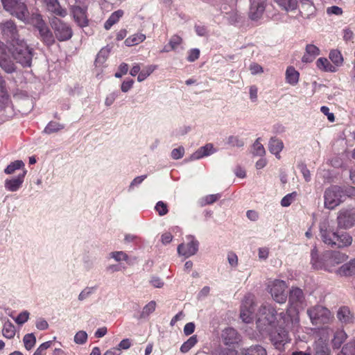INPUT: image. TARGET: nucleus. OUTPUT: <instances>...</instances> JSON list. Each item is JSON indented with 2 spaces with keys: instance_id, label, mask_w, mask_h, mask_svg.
<instances>
[{
  "instance_id": "obj_16",
  "label": "nucleus",
  "mask_w": 355,
  "mask_h": 355,
  "mask_svg": "<svg viewBox=\"0 0 355 355\" xmlns=\"http://www.w3.org/2000/svg\"><path fill=\"white\" fill-rule=\"evenodd\" d=\"M305 297L302 290L297 287H292L289 292L288 302L293 309H288V310L294 311L297 315L296 309L302 306Z\"/></svg>"
},
{
  "instance_id": "obj_27",
  "label": "nucleus",
  "mask_w": 355,
  "mask_h": 355,
  "mask_svg": "<svg viewBox=\"0 0 355 355\" xmlns=\"http://www.w3.org/2000/svg\"><path fill=\"white\" fill-rule=\"evenodd\" d=\"M241 355H267V352L262 346L257 345L242 349Z\"/></svg>"
},
{
  "instance_id": "obj_41",
  "label": "nucleus",
  "mask_w": 355,
  "mask_h": 355,
  "mask_svg": "<svg viewBox=\"0 0 355 355\" xmlns=\"http://www.w3.org/2000/svg\"><path fill=\"white\" fill-rule=\"evenodd\" d=\"M110 54V50L107 48H103L97 54L96 58L95 60L96 66L102 65L107 60V57Z\"/></svg>"
},
{
  "instance_id": "obj_7",
  "label": "nucleus",
  "mask_w": 355,
  "mask_h": 355,
  "mask_svg": "<svg viewBox=\"0 0 355 355\" xmlns=\"http://www.w3.org/2000/svg\"><path fill=\"white\" fill-rule=\"evenodd\" d=\"M5 10L16 17L24 23L30 18L29 12L26 4L21 0H1Z\"/></svg>"
},
{
  "instance_id": "obj_60",
  "label": "nucleus",
  "mask_w": 355,
  "mask_h": 355,
  "mask_svg": "<svg viewBox=\"0 0 355 355\" xmlns=\"http://www.w3.org/2000/svg\"><path fill=\"white\" fill-rule=\"evenodd\" d=\"M146 178L147 175H144L134 178L129 186V190H132L134 187L139 185Z\"/></svg>"
},
{
  "instance_id": "obj_39",
  "label": "nucleus",
  "mask_w": 355,
  "mask_h": 355,
  "mask_svg": "<svg viewBox=\"0 0 355 355\" xmlns=\"http://www.w3.org/2000/svg\"><path fill=\"white\" fill-rule=\"evenodd\" d=\"M198 343V337L196 335L191 336L187 341H185L180 347V352L182 353L188 352L193 347Z\"/></svg>"
},
{
  "instance_id": "obj_63",
  "label": "nucleus",
  "mask_w": 355,
  "mask_h": 355,
  "mask_svg": "<svg viewBox=\"0 0 355 355\" xmlns=\"http://www.w3.org/2000/svg\"><path fill=\"white\" fill-rule=\"evenodd\" d=\"M35 326H36L37 329H38L40 330H45V329H48L49 324L46 320L40 318L37 320Z\"/></svg>"
},
{
  "instance_id": "obj_51",
  "label": "nucleus",
  "mask_w": 355,
  "mask_h": 355,
  "mask_svg": "<svg viewBox=\"0 0 355 355\" xmlns=\"http://www.w3.org/2000/svg\"><path fill=\"white\" fill-rule=\"evenodd\" d=\"M155 209L159 216H164L168 213L167 205L162 201H159L156 204Z\"/></svg>"
},
{
  "instance_id": "obj_45",
  "label": "nucleus",
  "mask_w": 355,
  "mask_h": 355,
  "mask_svg": "<svg viewBox=\"0 0 355 355\" xmlns=\"http://www.w3.org/2000/svg\"><path fill=\"white\" fill-rule=\"evenodd\" d=\"M227 144L232 147L241 148L244 146V141L238 136H230L227 138Z\"/></svg>"
},
{
  "instance_id": "obj_30",
  "label": "nucleus",
  "mask_w": 355,
  "mask_h": 355,
  "mask_svg": "<svg viewBox=\"0 0 355 355\" xmlns=\"http://www.w3.org/2000/svg\"><path fill=\"white\" fill-rule=\"evenodd\" d=\"M198 250L197 245H178L177 250L180 256L188 258L195 254Z\"/></svg>"
},
{
  "instance_id": "obj_15",
  "label": "nucleus",
  "mask_w": 355,
  "mask_h": 355,
  "mask_svg": "<svg viewBox=\"0 0 355 355\" xmlns=\"http://www.w3.org/2000/svg\"><path fill=\"white\" fill-rule=\"evenodd\" d=\"M46 10L53 17H65L67 10L61 6L58 0H42Z\"/></svg>"
},
{
  "instance_id": "obj_3",
  "label": "nucleus",
  "mask_w": 355,
  "mask_h": 355,
  "mask_svg": "<svg viewBox=\"0 0 355 355\" xmlns=\"http://www.w3.org/2000/svg\"><path fill=\"white\" fill-rule=\"evenodd\" d=\"M279 313L270 304H263L257 314V327L261 334L271 332L278 326Z\"/></svg>"
},
{
  "instance_id": "obj_43",
  "label": "nucleus",
  "mask_w": 355,
  "mask_h": 355,
  "mask_svg": "<svg viewBox=\"0 0 355 355\" xmlns=\"http://www.w3.org/2000/svg\"><path fill=\"white\" fill-rule=\"evenodd\" d=\"M265 153L266 150L260 143V138L257 139L252 146V154L256 156H263Z\"/></svg>"
},
{
  "instance_id": "obj_35",
  "label": "nucleus",
  "mask_w": 355,
  "mask_h": 355,
  "mask_svg": "<svg viewBox=\"0 0 355 355\" xmlns=\"http://www.w3.org/2000/svg\"><path fill=\"white\" fill-rule=\"evenodd\" d=\"M334 238L336 239V241H332L329 244H336V242L343 244H352V236L347 232H342L340 234L334 233Z\"/></svg>"
},
{
  "instance_id": "obj_29",
  "label": "nucleus",
  "mask_w": 355,
  "mask_h": 355,
  "mask_svg": "<svg viewBox=\"0 0 355 355\" xmlns=\"http://www.w3.org/2000/svg\"><path fill=\"white\" fill-rule=\"evenodd\" d=\"M124 12L122 10H118L111 14L107 20L105 22L104 28L109 30L111 27L116 24L123 17Z\"/></svg>"
},
{
  "instance_id": "obj_9",
  "label": "nucleus",
  "mask_w": 355,
  "mask_h": 355,
  "mask_svg": "<svg viewBox=\"0 0 355 355\" xmlns=\"http://www.w3.org/2000/svg\"><path fill=\"white\" fill-rule=\"evenodd\" d=\"M312 324L315 326L327 324L333 318L330 311L320 305H316L306 311Z\"/></svg>"
},
{
  "instance_id": "obj_8",
  "label": "nucleus",
  "mask_w": 355,
  "mask_h": 355,
  "mask_svg": "<svg viewBox=\"0 0 355 355\" xmlns=\"http://www.w3.org/2000/svg\"><path fill=\"white\" fill-rule=\"evenodd\" d=\"M345 191L338 186H331L326 189L324 193V207L333 209L345 201Z\"/></svg>"
},
{
  "instance_id": "obj_28",
  "label": "nucleus",
  "mask_w": 355,
  "mask_h": 355,
  "mask_svg": "<svg viewBox=\"0 0 355 355\" xmlns=\"http://www.w3.org/2000/svg\"><path fill=\"white\" fill-rule=\"evenodd\" d=\"M300 73L293 67H288L286 71V83L295 85L299 81Z\"/></svg>"
},
{
  "instance_id": "obj_47",
  "label": "nucleus",
  "mask_w": 355,
  "mask_h": 355,
  "mask_svg": "<svg viewBox=\"0 0 355 355\" xmlns=\"http://www.w3.org/2000/svg\"><path fill=\"white\" fill-rule=\"evenodd\" d=\"M296 196V192H293L286 195L281 200V205L284 207L290 206L294 201Z\"/></svg>"
},
{
  "instance_id": "obj_34",
  "label": "nucleus",
  "mask_w": 355,
  "mask_h": 355,
  "mask_svg": "<svg viewBox=\"0 0 355 355\" xmlns=\"http://www.w3.org/2000/svg\"><path fill=\"white\" fill-rule=\"evenodd\" d=\"M275 2L281 7L283 10L288 12L293 11L297 8V0H275Z\"/></svg>"
},
{
  "instance_id": "obj_36",
  "label": "nucleus",
  "mask_w": 355,
  "mask_h": 355,
  "mask_svg": "<svg viewBox=\"0 0 355 355\" xmlns=\"http://www.w3.org/2000/svg\"><path fill=\"white\" fill-rule=\"evenodd\" d=\"M157 68V66L155 64L146 66L139 73L137 81L142 82L146 80Z\"/></svg>"
},
{
  "instance_id": "obj_55",
  "label": "nucleus",
  "mask_w": 355,
  "mask_h": 355,
  "mask_svg": "<svg viewBox=\"0 0 355 355\" xmlns=\"http://www.w3.org/2000/svg\"><path fill=\"white\" fill-rule=\"evenodd\" d=\"M298 168L300 170L302 175L306 182H309L311 181V173L310 171L307 168L304 164H300L298 165Z\"/></svg>"
},
{
  "instance_id": "obj_12",
  "label": "nucleus",
  "mask_w": 355,
  "mask_h": 355,
  "mask_svg": "<svg viewBox=\"0 0 355 355\" xmlns=\"http://www.w3.org/2000/svg\"><path fill=\"white\" fill-rule=\"evenodd\" d=\"M255 302L253 295H248L245 296L241 307L240 317L245 323H250L254 318L255 311Z\"/></svg>"
},
{
  "instance_id": "obj_44",
  "label": "nucleus",
  "mask_w": 355,
  "mask_h": 355,
  "mask_svg": "<svg viewBox=\"0 0 355 355\" xmlns=\"http://www.w3.org/2000/svg\"><path fill=\"white\" fill-rule=\"evenodd\" d=\"M23 341L26 349L30 350L35 346L36 338L33 334H28L24 336Z\"/></svg>"
},
{
  "instance_id": "obj_58",
  "label": "nucleus",
  "mask_w": 355,
  "mask_h": 355,
  "mask_svg": "<svg viewBox=\"0 0 355 355\" xmlns=\"http://www.w3.org/2000/svg\"><path fill=\"white\" fill-rule=\"evenodd\" d=\"M200 56V50L198 49H192L188 53L187 60L189 62H194L198 59Z\"/></svg>"
},
{
  "instance_id": "obj_26",
  "label": "nucleus",
  "mask_w": 355,
  "mask_h": 355,
  "mask_svg": "<svg viewBox=\"0 0 355 355\" xmlns=\"http://www.w3.org/2000/svg\"><path fill=\"white\" fill-rule=\"evenodd\" d=\"M337 318L343 323H349L352 321L353 315L347 306H341L337 312Z\"/></svg>"
},
{
  "instance_id": "obj_6",
  "label": "nucleus",
  "mask_w": 355,
  "mask_h": 355,
  "mask_svg": "<svg viewBox=\"0 0 355 355\" xmlns=\"http://www.w3.org/2000/svg\"><path fill=\"white\" fill-rule=\"evenodd\" d=\"M0 31L3 37L11 46L25 40L19 33V28L12 20H6L0 24Z\"/></svg>"
},
{
  "instance_id": "obj_52",
  "label": "nucleus",
  "mask_w": 355,
  "mask_h": 355,
  "mask_svg": "<svg viewBox=\"0 0 355 355\" xmlns=\"http://www.w3.org/2000/svg\"><path fill=\"white\" fill-rule=\"evenodd\" d=\"M220 197L221 195L220 193L207 195L202 199L204 201L203 205H205L212 204L219 200Z\"/></svg>"
},
{
  "instance_id": "obj_11",
  "label": "nucleus",
  "mask_w": 355,
  "mask_h": 355,
  "mask_svg": "<svg viewBox=\"0 0 355 355\" xmlns=\"http://www.w3.org/2000/svg\"><path fill=\"white\" fill-rule=\"evenodd\" d=\"M286 282L279 279L271 281L268 284V289L272 299L279 304L284 303L286 301Z\"/></svg>"
},
{
  "instance_id": "obj_22",
  "label": "nucleus",
  "mask_w": 355,
  "mask_h": 355,
  "mask_svg": "<svg viewBox=\"0 0 355 355\" xmlns=\"http://www.w3.org/2000/svg\"><path fill=\"white\" fill-rule=\"evenodd\" d=\"M316 8L311 0H300V12L304 18H310L315 13Z\"/></svg>"
},
{
  "instance_id": "obj_20",
  "label": "nucleus",
  "mask_w": 355,
  "mask_h": 355,
  "mask_svg": "<svg viewBox=\"0 0 355 355\" xmlns=\"http://www.w3.org/2000/svg\"><path fill=\"white\" fill-rule=\"evenodd\" d=\"M221 337L226 345L237 344L240 341L239 334L232 327L225 329L222 332Z\"/></svg>"
},
{
  "instance_id": "obj_2",
  "label": "nucleus",
  "mask_w": 355,
  "mask_h": 355,
  "mask_svg": "<svg viewBox=\"0 0 355 355\" xmlns=\"http://www.w3.org/2000/svg\"><path fill=\"white\" fill-rule=\"evenodd\" d=\"M347 259V256L338 250H325L321 252L315 247L311 251V261L313 266L317 268H324L332 271L336 265L343 263Z\"/></svg>"
},
{
  "instance_id": "obj_5",
  "label": "nucleus",
  "mask_w": 355,
  "mask_h": 355,
  "mask_svg": "<svg viewBox=\"0 0 355 355\" xmlns=\"http://www.w3.org/2000/svg\"><path fill=\"white\" fill-rule=\"evenodd\" d=\"M12 58L23 67H31L34 55L33 49L31 48L26 40L12 46L10 50Z\"/></svg>"
},
{
  "instance_id": "obj_1",
  "label": "nucleus",
  "mask_w": 355,
  "mask_h": 355,
  "mask_svg": "<svg viewBox=\"0 0 355 355\" xmlns=\"http://www.w3.org/2000/svg\"><path fill=\"white\" fill-rule=\"evenodd\" d=\"M278 322V326L271 332L265 333L263 335H269L275 347L282 349L289 340L288 331L298 325L299 318L295 311L286 310L279 313Z\"/></svg>"
},
{
  "instance_id": "obj_46",
  "label": "nucleus",
  "mask_w": 355,
  "mask_h": 355,
  "mask_svg": "<svg viewBox=\"0 0 355 355\" xmlns=\"http://www.w3.org/2000/svg\"><path fill=\"white\" fill-rule=\"evenodd\" d=\"M156 307V303L155 301H150L148 303L143 309L141 313V318H146L152 313Z\"/></svg>"
},
{
  "instance_id": "obj_24",
  "label": "nucleus",
  "mask_w": 355,
  "mask_h": 355,
  "mask_svg": "<svg viewBox=\"0 0 355 355\" xmlns=\"http://www.w3.org/2000/svg\"><path fill=\"white\" fill-rule=\"evenodd\" d=\"M347 338V335L343 329H338L335 331L331 340V344L334 349H340L341 345Z\"/></svg>"
},
{
  "instance_id": "obj_37",
  "label": "nucleus",
  "mask_w": 355,
  "mask_h": 355,
  "mask_svg": "<svg viewBox=\"0 0 355 355\" xmlns=\"http://www.w3.org/2000/svg\"><path fill=\"white\" fill-rule=\"evenodd\" d=\"M337 355H355V338L344 345Z\"/></svg>"
},
{
  "instance_id": "obj_53",
  "label": "nucleus",
  "mask_w": 355,
  "mask_h": 355,
  "mask_svg": "<svg viewBox=\"0 0 355 355\" xmlns=\"http://www.w3.org/2000/svg\"><path fill=\"white\" fill-rule=\"evenodd\" d=\"M110 256L116 261H125L128 259V255L122 251L112 252Z\"/></svg>"
},
{
  "instance_id": "obj_61",
  "label": "nucleus",
  "mask_w": 355,
  "mask_h": 355,
  "mask_svg": "<svg viewBox=\"0 0 355 355\" xmlns=\"http://www.w3.org/2000/svg\"><path fill=\"white\" fill-rule=\"evenodd\" d=\"M250 71L252 75L261 73L263 71V67L257 63H252L250 66Z\"/></svg>"
},
{
  "instance_id": "obj_13",
  "label": "nucleus",
  "mask_w": 355,
  "mask_h": 355,
  "mask_svg": "<svg viewBox=\"0 0 355 355\" xmlns=\"http://www.w3.org/2000/svg\"><path fill=\"white\" fill-rule=\"evenodd\" d=\"M338 225L340 227L347 229L355 225V209H342L337 217Z\"/></svg>"
},
{
  "instance_id": "obj_21",
  "label": "nucleus",
  "mask_w": 355,
  "mask_h": 355,
  "mask_svg": "<svg viewBox=\"0 0 355 355\" xmlns=\"http://www.w3.org/2000/svg\"><path fill=\"white\" fill-rule=\"evenodd\" d=\"M216 149L214 145L211 143L205 144L204 146L199 148L195 153H193L190 159L191 160H196L201 159L204 157H207L212 155L216 152Z\"/></svg>"
},
{
  "instance_id": "obj_57",
  "label": "nucleus",
  "mask_w": 355,
  "mask_h": 355,
  "mask_svg": "<svg viewBox=\"0 0 355 355\" xmlns=\"http://www.w3.org/2000/svg\"><path fill=\"white\" fill-rule=\"evenodd\" d=\"M305 50L306 53L314 58L320 53V49L313 44H307Z\"/></svg>"
},
{
  "instance_id": "obj_40",
  "label": "nucleus",
  "mask_w": 355,
  "mask_h": 355,
  "mask_svg": "<svg viewBox=\"0 0 355 355\" xmlns=\"http://www.w3.org/2000/svg\"><path fill=\"white\" fill-rule=\"evenodd\" d=\"M64 128V125L55 121L49 122L44 130V132L48 135L57 132Z\"/></svg>"
},
{
  "instance_id": "obj_62",
  "label": "nucleus",
  "mask_w": 355,
  "mask_h": 355,
  "mask_svg": "<svg viewBox=\"0 0 355 355\" xmlns=\"http://www.w3.org/2000/svg\"><path fill=\"white\" fill-rule=\"evenodd\" d=\"M327 12L328 15H335L339 16V15H342L343 10L341 8H340L338 6H334L327 8Z\"/></svg>"
},
{
  "instance_id": "obj_18",
  "label": "nucleus",
  "mask_w": 355,
  "mask_h": 355,
  "mask_svg": "<svg viewBox=\"0 0 355 355\" xmlns=\"http://www.w3.org/2000/svg\"><path fill=\"white\" fill-rule=\"evenodd\" d=\"M87 10V7H81L80 6H73L71 8L75 21L81 27L88 25Z\"/></svg>"
},
{
  "instance_id": "obj_14",
  "label": "nucleus",
  "mask_w": 355,
  "mask_h": 355,
  "mask_svg": "<svg viewBox=\"0 0 355 355\" xmlns=\"http://www.w3.org/2000/svg\"><path fill=\"white\" fill-rule=\"evenodd\" d=\"M0 67L8 73L17 71V66L12 60L6 45L2 42H0Z\"/></svg>"
},
{
  "instance_id": "obj_10",
  "label": "nucleus",
  "mask_w": 355,
  "mask_h": 355,
  "mask_svg": "<svg viewBox=\"0 0 355 355\" xmlns=\"http://www.w3.org/2000/svg\"><path fill=\"white\" fill-rule=\"evenodd\" d=\"M55 38L60 42L70 40L73 35L71 26L58 17H53L50 20Z\"/></svg>"
},
{
  "instance_id": "obj_19",
  "label": "nucleus",
  "mask_w": 355,
  "mask_h": 355,
  "mask_svg": "<svg viewBox=\"0 0 355 355\" xmlns=\"http://www.w3.org/2000/svg\"><path fill=\"white\" fill-rule=\"evenodd\" d=\"M26 172V170H24L23 172L17 177L6 179L4 184L6 189L12 192L18 191L22 186Z\"/></svg>"
},
{
  "instance_id": "obj_38",
  "label": "nucleus",
  "mask_w": 355,
  "mask_h": 355,
  "mask_svg": "<svg viewBox=\"0 0 355 355\" xmlns=\"http://www.w3.org/2000/svg\"><path fill=\"white\" fill-rule=\"evenodd\" d=\"M3 336L8 339L12 338L15 335V326L9 321H6L3 324V329H2Z\"/></svg>"
},
{
  "instance_id": "obj_33",
  "label": "nucleus",
  "mask_w": 355,
  "mask_h": 355,
  "mask_svg": "<svg viewBox=\"0 0 355 355\" xmlns=\"http://www.w3.org/2000/svg\"><path fill=\"white\" fill-rule=\"evenodd\" d=\"M316 66L318 69L324 71L334 72L336 71V67L325 58H320L316 61Z\"/></svg>"
},
{
  "instance_id": "obj_64",
  "label": "nucleus",
  "mask_w": 355,
  "mask_h": 355,
  "mask_svg": "<svg viewBox=\"0 0 355 355\" xmlns=\"http://www.w3.org/2000/svg\"><path fill=\"white\" fill-rule=\"evenodd\" d=\"M134 80L130 79L122 83L121 89L123 92H128L133 86Z\"/></svg>"
},
{
  "instance_id": "obj_50",
  "label": "nucleus",
  "mask_w": 355,
  "mask_h": 355,
  "mask_svg": "<svg viewBox=\"0 0 355 355\" xmlns=\"http://www.w3.org/2000/svg\"><path fill=\"white\" fill-rule=\"evenodd\" d=\"M329 58L331 60L335 63L336 65H338L342 63L343 58L339 51H332L329 53Z\"/></svg>"
},
{
  "instance_id": "obj_54",
  "label": "nucleus",
  "mask_w": 355,
  "mask_h": 355,
  "mask_svg": "<svg viewBox=\"0 0 355 355\" xmlns=\"http://www.w3.org/2000/svg\"><path fill=\"white\" fill-rule=\"evenodd\" d=\"M29 315H30V313L28 311H24L18 315V316L15 319V322L18 324H23L28 320Z\"/></svg>"
},
{
  "instance_id": "obj_4",
  "label": "nucleus",
  "mask_w": 355,
  "mask_h": 355,
  "mask_svg": "<svg viewBox=\"0 0 355 355\" xmlns=\"http://www.w3.org/2000/svg\"><path fill=\"white\" fill-rule=\"evenodd\" d=\"M25 24H31L37 32V37L42 44L48 47L53 46L55 43V38L53 31L43 19L42 15L37 12H33L28 21Z\"/></svg>"
},
{
  "instance_id": "obj_23",
  "label": "nucleus",
  "mask_w": 355,
  "mask_h": 355,
  "mask_svg": "<svg viewBox=\"0 0 355 355\" xmlns=\"http://www.w3.org/2000/svg\"><path fill=\"white\" fill-rule=\"evenodd\" d=\"M284 148V144L281 139L276 137H272L268 144V148L270 152L275 155L277 159L280 158V152Z\"/></svg>"
},
{
  "instance_id": "obj_25",
  "label": "nucleus",
  "mask_w": 355,
  "mask_h": 355,
  "mask_svg": "<svg viewBox=\"0 0 355 355\" xmlns=\"http://www.w3.org/2000/svg\"><path fill=\"white\" fill-rule=\"evenodd\" d=\"M337 273L341 276H350L355 273V259L343 264L337 270Z\"/></svg>"
},
{
  "instance_id": "obj_49",
  "label": "nucleus",
  "mask_w": 355,
  "mask_h": 355,
  "mask_svg": "<svg viewBox=\"0 0 355 355\" xmlns=\"http://www.w3.org/2000/svg\"><path fill=\"white\" fill-rule=\"evenodd\" d=\"M87 340V334L85 331H80L74 336V342L76 344L82 345Z\"/></svg>"
},
{
  "instance_id": "obj_17",
  "label": "nucleus",
  "mask_w": 355,
  "mask_h": 355,
  "mask_svg": "<svg viewBox=\"0 0 355 355\" xmlns=\"http://www.w3.org/2000/svg\"><path fill=\"white\" fill-rule=\"evenodd\" d=\"M266 0H250L249 17L252 20L261 18L265 10Z\"/></svg>"
},
{
  "instance_id": "obj_42",
  "label": "nucleus",
  "mask_w": 355,
  "mask_h": 355,
  "mask_svg": "<svg viewBox=\"0 0 355 355\" xmlns=\"http://www.w3.org/2000/svg\"><path fill=\"white\" fill-rule=\"evenodd\" d=\"M24 166V164L21 160H16L11 162L5 169L4 173L10 175L13 174L17 170Z\"/></svg>"
},
{
  "instance_id": "obj_32",
  "label": "nucleus",
  "mask_w": 355,
  "mask_h": 355,
  "mask_svg": "<svg viewBox=\"0 0 355 355\" xmlns=\"http://www.w3.org/2000/svg\"><path fill=\"white\" fill-rule=\"evenodd\" d=\"M146 40V35L141 33H137L130 35L125 40V44L127 46L137 45Z\"/></svg>"
},
{
  "instance_id": "obj_48",
  "label": "nucleus",
  "mask_w": 355,
  "mask_h": 355,
  "mask_svg": "<svg viewBox=\"0 0 355 355\" xmlns=\"http://www.w3.org/2000/svg\"><path fill=\"white\" fill-rule=\"evenodd\" d=\"M182 42V39L181 37L177 35H173L168 42V46L171 47V50H175L177 47L180 45Z\"/></svg>"
},
{
  "instance_id": "obj_31",
  "label": "nucleus",
  "mask_w": 355,
  "mask_h": 355,
  "mask_svg": "<svg viewBox=\"0 0 355 355\" xmlns=\"http://www.w3.org/2000/svg\"><path fill=\"white\" fill-rule=\"evenodd\" d=\"M314 355H330V349L324 341L319 340L314 344Z\"/></svg>"
},
{
  "instance_id": "obj_59",
  "label": "nucleus",
  "mask_w": 355,
  "mask_h": 355,
  "mask_svg": "<svg viewBox=\"0 0 355 355\" xmlns=\"http://www.w3.org/2000/svg\"><path fill=\"white\" fill-rule=\"evenodd\" d=\"M184 153V148L182 146L174 148L171 152V157L175 159H180L183 157Z\"/></svg>"
},
{
  "instance_id": "obj_56",
  "label": "nucleus",
  "mask_w": 355,
  "mask_h": 355,
  "mask_svg": "<svg viewBox=\"0 0 355 355\" xmlns=\"http://www.w3.org/2000/svg\"><path fill=\"white\" fill-rule=\"evenodd\" d=\"M118 96H119L118 92H113L109 94L105 98V105L107 107L111 106L114 103V102L115 101V100L117 98Z\"/></svg>"
}]
</instances>
